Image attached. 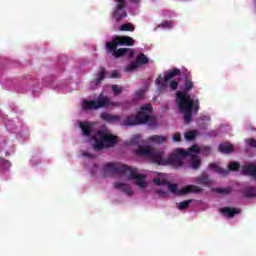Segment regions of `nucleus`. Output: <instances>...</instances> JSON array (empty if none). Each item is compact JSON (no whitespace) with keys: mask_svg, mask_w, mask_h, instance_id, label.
<instances>
[{"mask_svg":"<svg viewBox=\"0 0 256 256\" xmlns=\"http://www.w3.org/2000/svg\"><path fill=\"white\" fill-rule=\"evenodd\" d=\"M211 171H214L215 173H218L219 175H227L229 171H240L242 175H249L250 177H254L256 179V166L255 164H247L245 166H242L239 164V162H230L228 165V170H225L219 166L217 163H212L209 165Z\"/></svg>","mask_w":256,"mask_h":256,"instance_id":"obj_9","label":"nucleus"},{"mask_svg":"<svg viewBox=\"0 0 256 256\" xmlns=\"http://www.w3.org/2000/svg\"><path fill=\"white\" fill-rule=\"evenodd\" d=\"M195 137H197V131L195 130L188 131L184 134V138L186 139V141H193Z\"/></svg>","mask_w":256,"mask_h":256,"instance_id":"obj_21","label":"nucleus"},{"mask_svg":"<svg viewBox=\"0 0 256 256\" xmlns=\"http://www.w3.org/2000/svg\"><path fill=\"white\" fill-rule=\"evenodd\" d=\"M82 157H86L87 159H93V155L87 152L82 153Z\"/></svg>","mask_w":256,"mask_h":256,"instance_id":"obj_35","label":"nucleus"},{"mask_svg":"<svg viewBox=\"0 0 256 256\" xmlns=\"http://www.w3.org/2000/svg\"><path fill=\"white\" fill-rule=\"evenodd\" d=\"M136 63H138V66L147 65V63H149V58L145 54L140 53L136 57Z\"/></svg>","mask_w":256,"mask_h":256,"instance_id":"obj_20","label":"nucleus"},{"mask_svg":"<svg viewBox=\"0 0 256 256\" xmlns=\"http://www.w3.org/2000/svg\"><path fill=\"white\" fill-rule=\"evenodd\" d=\"M101 119L106 123H119L124 127H133L135 125H143L147 123L151 125L155 123V116H153V106L151 104H144L140 107L137 115H130L126 118H121L119 115H111L107 112L101 114Z\"/></svg>","mask_w":256,"mask_h":256,"instance_id":"obj_4","label":"nucleus"},{"mask_svg":"<svg viewBox=\"0 0 256 256\" xmlns=\"http://www.w3.org/2000/svg\"><path fill=\"white\" fill-rule=\"evenodd\" d=\"M234 149L235 147L233 146V144L229 142L221 143L218 146V151H220V153H223L224 155H229V153H233Z\"/></svg>","mask_w":256,"mask_h":256,"instance_id":"obj_14","label":"nucleus"},{"mask_svg":"<svg viewBox=\"0 0 256 256\" xmlns=\"http://www.w3.org/2000/svg\"><path fill=\"white\" fill-rule=\"evenodd\" d=\"M174 143H181V133H175L172 137Z\"/></svg>","mask_w":256,"mask_h":256,"instance_id":"obj_31","label":"nucleus"},{"mask_svg":"<svg viewBox=\"0 0 256 256\" xmlns=\"http://www.w3.org/2000/svg\"><path fill=\"white\" fill-rule=\"evenodd\" d=\"M102 175L104 177L120 175V177L126 181H133L139 189H145V187H147L146 176L141 174L137 168L129 167L124 164L106 163L103 166Z\"/></svg>","mask_w":256,"mask_h":256,"instance_id":"obj_5","label":"nucleus"},{"mask_svg":"<svg viewBox=\"0 0 256 256\" xmlns=\"http://www.w3.org/2000/svg\"><path fill=\"white\" fill-rule=\"evenodd\" d=\"M131 3H139L141 0H130Z\"/></svg>","mask_w":256,"mask_h":256,"instance_id":"obj_36","label":"nucleus"},{"mask_svg":"<svg viewBox=\"0 0 256 256\" xmlns=\"http://www.w3.org/2000/svg\"><path fill=\"white\" fill-rule=\"evenodd\" d=\"M110 77H111L112 79H119V77H121V74L119 73V71L114 70V71L111 73Z\"/></svg>","mask_w":256,"mask_h":256,"instance_id":"obj_33","label":"nucleus"},{"mask_svg":"<svg viewBox=\"0 0 256 256\" xmlns=\"http://www.w3.org/2000/svg\"><path fill=\"white\" fill-rule=\"evenodd\" d=\"M173 27H175V22L171 20H166L160 23L158 26L154 27L153 31H157L158 29H164V30L173 29Z\"/></svg>","mask_w":256,"mask_h":256,"instance_id":"obj_15","label":"nucleus"},{"mask_svg":"<svg viewBox=\"0 0 256 256\" xmlns=\"http://www.w3.org/2000/svg\"><path fill=\"white\" fill-rule=\"evenodd\" d=\"M179 75H181V70L179 68L167 70L162 74H159L155 80L157 93H165L169 87V81H171V79L174 77H179Z\"/></svg>","mask_w":256,"mask_h":256,"instance_id":"obj_10","label":"nucleus"},{"mask_svg":"<svg viewBox=\"0 0 256 256\" xmlns=\"http://www.w3.org/2000/svg\"><path fill=\"white\" fill-rule=\"evenodd\" d=\"M134 153L136 157L147 159L157 165H170V167H174V169L183 167L185 159H188L191 169H199V167H201L199 154L204 153V155H209V153H211V149L209 147H201L195 144L190 147L188 151L177 148L169 156H165V152L155 151L151 146L146 145L138 146V149H136Z\"/></svg>","mask_w":256,"mask_h":256,"instance_id":"obj_1","label":"nucleus"},{"mask_svg":"<svg viewBox=\"0 0 256 256\" xmlns=\"http://www.w3.org/2000/svg\"><path fill=\"white\" fill-rule=\"evenodd\" d=\"M245 196L246 197H256V190H255V188H250V189L246 190Z\"/></svg>","mask_w":256,"mask_h":256,"instance_id":"obj_29","label":"nucleus"},{"mask_svg":"<svg viewBox=\"0 0 256 256\" xmlns=\"http://www.w3.org/2000/svg\"><path fill=\"white\" fill-rule=\"evenodd\" d=\"M192 200H185L183 202H180L178 204V209L179 211H185V209H187L189 207V205H191Z\"/></svg>","mask_w":256,"mask_h":256,"instance_id":"obj_22","label":"nucleus"},{"mask_svg":"<svg viewBox=\"0 0 256 256\" xmlns=\"http://www.w3.org/2000/svg\"><path fill=\"white\" fill-rule=\"evenodd\" d=\"M139 142V135H135L131 138L130 142H128V145H137Z\"/></svg>","mask_w":256,"mask_h":256,"instance_id":"obj_32","label":"nucleus"},{"mask_svg":"<svg viewBox=\"0 0 256 256\" xmlns=\"http://www.w3.org/2000/svg\"><path fill=\"white\" fill-rule=\"evenodd\" d=\"M95 125H97L95 122H78V127L81 129L83 137L95 151L109 149L119 143V137L111 133L107 127L95 132Z\"/></svg>","mask_w":256,"mask_h":256,"instance_id":"obj_2","label":"nucleus"},{"mask_svg":"<svg viewBox=\"0 0 256 256\" xmlns=\"http://www.w3.org/2000/svg\"><path fill=\"white\" fill-rule=\"evenodd\" d=\"M194 87L195 83L190 79H186L182 86V91L178 90L176 92V104L180 113H183L186 123H191L193 115L199 111V98L189 94Z\"/></svg>","mask_w":256,"mask_h":256,"instance_id":"obj_3","label":"nucleus"},{"mask_svg":"<svg viewBox=\"0 0 256 256\" xmlns=\"http://www.w3.org/2000/svg\"><path fill=\"white\" fill-rule=\"evenodd\" d=\"M147 91V88H143V89H140L138 90L136 93H135V97L136 99H141L143 97V95H145V92Z\"/></svg>","mask_w":256,"mask_h":256,"instance_id":"obj_30","label":"nucleus"},{"mask_svg":"<svg viewBox=\"0 0 256 256\" xmlns=\"http://www.w3.org/2000/svg\"><path fill=\"white\" fill-rule=\"evenodd\" d=\"M115 189H118V191H122V193H125V195H133V189L131 188V185L127 182H116L114 183Z\"/></svg>","mask_w":256,"mask_h":256,"instance_id":"obj_12","label":"nucleus"},{"mask_svg":"<svg viewBox=\"0 0 256 256\" xmlns=\"http://www.w3.org/2000/svg\"><path fill=\"white\" fill-rule=\"evenodd\" d=\"M111 89H112L113 94H114L115 96L120 95V93L123 92V88H122L121 86H119V85H112V86H111Z\"/></svg>","mask_w":256,"mask_h":256,"instance_id":"obj_26","label":"nucleus"},{"mask_svg":"<svg viewBox=\"0 0 256 256\" xmlns=\"http://www.w3.org/2000/svg\"><path fill=\"white\" fill-rule=\"evenodd\" d=\"M222 215H224V217H228L231 218L234 215H239L240 211L239 209H235V208H222L221 210Z\"/></svg>","mask_w":256,"mask_h":256,"instance_id":"obj_16","label":"nucleus"},{"mask_svg":"<svg viewBox=\"0 0 256 256\" xmlns=\"http://www.w3.org/2000/svg\"><path fill=\"white\" fill-rule=\"evenodd\" d=\"M107 75V71L105 69H101L97 75V78L91 82V85H97V83H101L105 79V76Z\"/></svg>","mask_w":256,"mask_h":256,"instance_id":"obj_19","label":"nucleus"},{"mask_svg":"<svg viewBox=\"0 0 256 256\" xmlns=\"http://www.w3.org/2000/svg\"><path fill=\"white\" fill-rule=\"evenodd\" d=\"M0 167L2 169H11V162L9 160H5L3 158H0Z\"/></svg>","mask_w":256,"mask_h":256,"instance_id":"obj_23","label":"nucleus"},{"mask_svg":"<svg viewBox=\"0 0 256 256\" xmlns=\"http://www.w3.org/2000/svg\"><path fill=\"white\" fill-rule=\"evenodd\" d=\"M65 81H54L52 82L53 89H63L65 87Z\"/></svg>","mask_w":256,"mask_h":256,"instance_id":"obj_25","label":"nucleus"},{"mask_svg":"<svg viewBox=\"0 0 256 256\" xmlns=\"http://www.w3.org/2000/svg\"><path fill=\"white\" fill-rule=\"evenodd\" d=\"M119 45H127L128 47H133L135 45V40L129 36H116L111 42L106 43V51L113 55V57H128L131 59L135 55V51L131 48H120L117 50Z\"/></svg>","mask_w":256,"mask_h":256,"instance_id":"obj_7","label":"nucleus"},{"mask_svg":"<svg viewBox=\"0 0 256 256\" xmlns=\"http://www.w3.org/2000/svg\"><path fill=\"white\" fill-rule=\"evenodd\" d=\"M168 139L169 138H167V136L153 135L148 137L147 143H152L153 145H163V143H166Z\"/></svg>","mask_w":256,"mask_h":256,"instance_id":"obj_13","label":"nucleus"},{"mask_svg":"<svg viewBox=\"0 0 256 256\" xmlns=\"http://www.w3.org/2000/svg\"><path fill=\"white\" fill-rule=\"evenodd\" d=\"M82 111H95L97 109H113L121 107V102L111 99L101 93L95 100H83L81 103Z\"/></svg>","mask_w":256,"mask_h":256,"instance_id":"obj_8","label":"nucleus"},{"mask_svg":"<svg viewBox=\"0 0 256 256\" xmlns=\"http://www.w3.org/2000/svg\"><path fill=\"white\" fill-rule=\"evenodd\" d=\"M253 5H254V11L256 12V0H254Z\"/></svg>","mask_w":256,"mask_h":256,"instance_id":"obj_37","label":"nucleus"},{"mask_svg":"<svg viewBox=\"0 0 256 256\" xmlns=\"http://www.w3.org/2000/svg\"><path fill=\"white\" fill-rule=\"evenodd\" d=\"M112 1L114 3V8L111 13V19L112 21L119 23V21H122V19H125V17H127V11L125 10V7H127V2H125V0Z\"/></svg>","mask_w":256,"mask_h":256,"instance_id":"obj_11","label":"nucleus"},{"mask_svg":"<svg viewBox=\"0 0 256 256\" xmlns=\"http://www.w3.org/2000/svg\"><path fill=\"white\" fill-rule=\"evenodd\" d=\"M137 69H139V63H137L136 61H133L124 67V72L133 73V71H137Z\"/></svg>","mask_w":256,"mask_h":256,"instance_id":"obj_18","label":"nucleus"},{"mask_svg":"<svg viewBox=\"0 0 256 256\" xmlns=\"http://www.w3.org/2000/svg\"><path fill=\"white\" fill-rule=\"evenodd\" d=\"M201 121H203V123H209L211 121V116L209 115H204V116H201Z\"/></svg>","mask_w":256,"mask_h":256,"instance_id":"obj_34","label":"nucleus"},{"mask_svg":"<svg viewBox=\"0 0 256 256\" xmlns=\"http://www.w3.org/2000/svg\"><path fill=\"white\" fill-rule=\"evenodd\" d=\"M169 87L172 91H176L177 87H179V81L171 80L169 83Z\"/></svg>","mask_w":256,"mask_h":256,"instance_id":"obj_28","label":"nucleus"},{"mask_svg":"<svg viewBox=\"0 0 256 256\" xmlns=\"http://www.w3.org/2000/svg\"><path fill=\"white\" fill-rule=\"evenodd\" d=\"M195 183L198 185H211V179L206 174H202L199 177L196 178Z\"/></svg>","mask_w":256,"mask_h":256,"instance_id":"obj_17","label":"nucleus"},{"mask_svg":"<svg viewBox=\"0 0 256 256\" xmlns=\"http://www.w3.org/2000/svg\"><path fill=\"white\" fill-rule=\"evenodd\" d=\"M153 183L157 186L156 191L160 197H169L170 193L173 195H187L188 193H199L201 188L195 185L184 186L181 189L177 184H171L167 181V175L161 173H154Z\"/></svg>","mask_w":256,"mask_h":256,"instance_id":"obj_6","label":"nucleus"},{"mask_svg":"<svg viewBox=\"0 0 256 256\" xmlns=\"http://www.w3.org/2000/svg\"><path fill=\"white\" fill-rule=\"evenodd\" d=\"M120 31H135V27L131 23H125L120 27Z\"/></svg>","mask_w":256,"mask_h":256,"instance_id":"obj_24","label":"nucleus"},{"mask_svg":"<svg viewBox=\"0 0 256 256\" xmlns=\"http://www.w3.org/2000/svg\"><path fill=\"white\" fill-rule=\"evenodd\" d=\"M245 143H246L247 147L256 148V139L255 138H247V139H245Z\"/></svg>","mask_w":256,"mask_h":256,"instance_id":"obj_27","label":"nucleus"}]
</instances>
